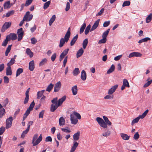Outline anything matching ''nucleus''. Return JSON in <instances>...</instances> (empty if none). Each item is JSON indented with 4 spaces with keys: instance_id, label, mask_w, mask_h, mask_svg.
<instances>
[{
    "instance_id": "9",
    "label": "nucleus",
    "mask_w": 152,
    "mask_h": 152,
    "mask_svg": "<svg viewBox=\"0 0 152 152\" xmlns=\"http://www.w3.org/2000/svg\"><path fill=\"white\" fill-rule=\"evenodd\" d=\"M30 89V88H28L26 91L25 93L26 97L24 99L23 103L24 104H26L28 102L29 99V92Z\"/></svg>"
},
{
    "instance_id": "46",
    "label": "nucleus",
    "mask_w": 152,
    "mask_h": 152,
    "mask_svg": "<svg viewBox=\"0 0 152 152\" xmlns=\"http://www.w3.org/2000/svg\"><path fill=\"white\" fill-rule=\"evenodd\" d=\"M29 129H28V128H27L25 130L23 131L21 136V137L22 138H23L25 136V135L29 131Z\"/></svg>"
},
{
    "instance_id": "51",
    "label": "nucleus",
    "mask_w": 152,
    "mask_h": 152,
    "mask_svg": "<svg viewBox=\"0 0 152 152\" xmlns=\"http://www.w3.org/2000/svg\"><path fill=\"white\" fill-rule=\"evenodd\" d=\"M130 2L129 1H126L124 2L122 4V6L124 7L126 6H128L130 5Z\"/></svg>"
},
{
    "instance_id": "13",
    "label": "nucleus",
    "mask_w": 152,
    "mask_h": 152,
    "mask_svg": "<svg viewBox=\"0 0 152 152\" xmlns=\"http://www.w3.org/2000/svg\"><path fill=\"white\" fill-rule=\"evenodd\" d=\"M70 120L71 123L74 124H77L78 121L77 118H75L74 117L73 114L70 115Z\"/></svg>"
},
{
    "instance_id": "50",
    "label": "nucleus",
    "mask_w": 152,
    "mask_h": 152,
    "mask_svg": "<svg viewBox=\"0 0 152 152\" xmlns=\"http://www.w3.org/2000/svg\"><path fill=\"white\" fill-rule=\"evenodd\" d=\"M107 40V38L102 37V39L99 40L98 42V43H104L106 42Z\"/></svg>"
},
{
    "instance_id": "8",
    "label": "nucleus",
    "mask_w": 152,
    "mask_h": 152,
    "mask_svg": "<svg viewBox=\"0 0 152 152\" xmlns=\"http://www.w3.org/2000/svg\"><path fill=\"white\" fill-rule=\"evenodd\" d=\"M6 37L10 41L11 40H15L17 39V34L14 33H11L9 35H7Z\"/></svg>"
},
{
    "instance_id": "25",
    "label": "nucleus",
    "mask_w": 152,
    "mask_h": 152,
    "mask_svg": "<svg viewBox=\"0 0 152 152\" xmlns=\"http://www.w3.org/2000/svg\"><path fill=\"white\" fill-rule=\"evenodd\" d=\"M78 37V35L76 34L75 37H74L70 42L71 46L73 45L75 43L76 41L77 40Z\"/></svg>"
},
{
    "instance_id": "6",
    "label": "nucleus",
    "mask_w": 152,
    "mask_h": 152,
    "mask_svg": "<svg viewBox=\"0 0 152 152\" xmlns=\"http://www.w3.org/2000/svg\"><path fill=\"white\" fill-rule=\"evenodd\" d=\"M11 23L10 22H5L2 27L1 31H4L11 26Z\"/></svg>"
},
{
    "instance_id": "58",
    "label": "nucleus",
    "mask_w": 152,
    "mask_h": 152,
    "mask_svg": "<svg viewBox=\"0 0 152 152\" xmlns=\"http://www.w3.org/2000/svg\"><path fill=\"white\" fill-rule=\"evenodd\" d=\"M44 112H45V110H42L41 112H40L39 113V118H43Z\"/></svg>"
},
{
    "instance_id": "61",
    "label": "nucleus",
    "mask_w": 152,
    "mask_h": 152,
    "mask_svg": "<svg viewBox=\"0 0 152 152\" xmlns=\"http://www.w3.org/2000/svg\"><path fill=\"white\" fill-rule=\"evenodd\" d=\"M5 131V128L4 126L0 128V135L2 134Z\"/></svg>"
},
{
    "instance_id": "30",
    "label": "nucleus",
    "mask_w": 152,
    "mask_h": 152,
    "mask_svg": "<svg viewBox=\"0 0 152 152\" xmlns=\"http://www.w3.org/2000/svg\"><path fill=\"white\" fill-rule=\"evenodd\" d=\"M23 72V69L22 68H19L16 71V77L19 76L21 73Z\"/></svg>"
},
{
    "instance_id": "47",
    "label": "nucleus",
    "mask_w": 152,
    "mask_h": 152,
    "mask_svg": "<svg viewBox=\"0 0 152 152\" xmlns=\"http://www.w3.org/2000/svg\"><path fill=\"white\" fill-rule=\"evenodd\" d=\"M69 50V48L66 49L63 51V52L60 55H62V56L64 57V56L67 54Z\"/></svg>"
},
{
    "instance_id": "35",
    "label": "nucleus",
    "mask_w": 152,
    "mask_h": 152,
    "mask_svg": "<svg viewBox=\"0 0 152 152\" xmlns=\"http://www.w3.org/2000/svg\"><path fill=\"white\" fill-rule=\"evenodd\" d=\"M15 60L12 58L11 59L10 61L7 64V66L8 67H11V66L13 65L15 62Z\"/></svg>"
},
{
    "instance_id": "54",
    "label": "nucleus",
    "mask_w": 152,
    "mask_h": 152,
    "mask_svg": "<svg viewBox=\"0 0 152 152\" xmlns=\"http://www.w3.org/2000/svg\"><path fill=\"white\" fill-rule=\"evenodd\" d=\"M35 105V103L34 101H32L30 104L29 107L28 108L30 110H32Z\"/></svg>"
},
{
    "instance_id": "57",
    "label": "nucleus",
    "mask_w": 152,
    "mask_h": 152,
    "mask_svg": "<svg viewBox=\"0 0 152 152\" xmlns=\"http://www.w3.org/2000/svg\"><path fill=\"white\" fill-rule=\"evenodd\" d=\"M33 0H26V1L25 6L27 7L30 5L32 1Z\"/></svg>"
},
{
    "instance_id": "19",
    "label": "nucleus",
    "mask_w": 152,
    "mask_h": 152,
    "mask_svg": "<svg viewBox=\"0 0 152 152\" xmlns=\"http://www.w3.org/2000/svg\"><path fill=\"white\" fill-rule=\"evenodd\" d=\"M12 71L11 67L7 66L6 69V75L7 76L11 75Z\"/></svg>"
},
{
    "instance_id": "23",
    "label": "nucleus",
    "mask_w": 152,
    "mask_h": 152,
    "mask_svg": "<svg viewBox=\"0 0 152 152\" xmlns=\"http://www.w3.org/2000/svg\"><path fill=\"white\" fill-rule=\"evenodd\" d=\"M71 90L73 95H75L77 94V86L76 85L72 87Z\"/></svg>"
},
{
    "instance_id": "64",
    "label": "nucleus",
    "mask_w": 152,
    "mask_h": 152,
    "mask_svg": "<svg viewBox=\"0 0 152 152\" xmlns=\"http://www.w3.org/2000/svg\"><path fill=\"white\" fill-rule=\"evenodd\" d=\"M70 8V4L69 2H67L66 4V6L65 8V10L67 11L69 10Z\"/></svg>"
},
{
    "instance_id": "20",
    "label": "nucleus",
    "mask_w": 152,
    "mask_h": 152,
    "mask_svg": "<svg viewBox=\"0 0 152 152\" xmlns=\"http://www.w3.org/2000/svg\"><path fill=\"white\" fill-rule=\"evenodd\" d=\"M147 81L143 86L144 88H146L152 82V80L151 79L150 77H148L146 80Z\"/></svg>"
},
{
    "instance_id": "4",
    "label": "nucleus",
    "mask_w": 152,
    "mask_h": 152,
    "mask_svg": "<svg viewBox=\"0 0 152 152\" xmlns=\"http://www.w3.org/2000/svg\"><path fill=\"white\" fill-rule=\"evenodd\" d=\"M13 121L12 117L11 116L10 117L7 118L6 121V125L5 128L7 129L10 128L12 126V121Z\"/></svg>"
},
{
    "instance_id": "16",
    "label": "nucleus",
    "mask_w": 152,
    "mask_h": 152,
    "mask_svg": "<svg viewBox=\"0 0 152 152\" xmlns=\"http://www.w3.org/2000/svg\"><path fill=\"white\" fill-rule=\"evenodd\" d=\"M87 75L85 71L83 70L81 72V78L83 80H86V78Z\"/></svg>"
},
{
    "instance_id": "5",
    "label": "nucleus",
    "mask_w": 152,
    "mask_h": 152,
    "mask_svg": "<svg viewBox=\"0 0 152 152\" xmlns=\"http://www.w3.org/2000/svg\"><path fill=\"white\" fill-rule=\"evenodd\" d=\"M18 35V41H20L23 38V36L24 34V32L23 28H20L18 29L17 32Z\"/></svg>"
},
{
    "instance_id": "55",
    "label": "nucleus",
    "mask_w": 152,
    "mask_h": 152,
    "mask_svg": "<svg viewBox=\"0 0 152 152\" xmlns=\"http://www.w3.org/2000/svg\"><path fill=\"white\" fill-rule=\"evenodd\" d=\"M110 94H109L106 96L104 97V99H112L113 98V95H110Z\"/></svg>"
},
{
    "instance_id": "14",
    "label": "nucleus",
    "mask_w": 152,
    "mask_h": 152,
    "mask_svg": "<svg viewBox=\"0 0 152 152\" xmlns=\"http://www.w3.org/2000/svg\"><path fill=\"white\" fill-rule=\"evenodd\" d=\"M34 60H32L29 63V69L30 71H32L34 70Z\"/></svg>"
},
{
    "instance_id": "38",
    "label": "nucleus",
    "mask_w": 152,
    "mask_h": 152,
    "mask_svg": "<svg viewBox=\"0 0 152 152\" xmlns=\"http://www.w3.org/2000/svg\"><path fill=\"white\" fill-rule=\"evenodd\" d=\"M54 85L51 83L49 85L46 89V91L50 92L53 88Z\"/></svg>"
},
{
    "instance_id": "52",
    "label": "nucleus",
    "mask_w": 152,
    "mask_h": 152,
    "mask_svg": "<svg viewBox=\"0 0 152 152\" xmlns=\"http://www.w3.org/2000/svg\"><path fill=\"white\" fill-rule=\"evenodd\" d=\"M110 132L108 131L107 132H104L102 134V136L105 137H107L110 135Z\"/></svg>"
},
{
    "instance_id": "10",
    "label": "nucleus",
    "mask_w": 152,
    "mask_h": 152,
    "mask_svg": "<svg viewBox=\"0 0 152 152\" xmlns=\"http://www.w3.org/2000/svg\"><path fill=\"white\" fill-rule=\"evenodd\" d=\"M118 86V85L113 86L108 91V94H112L115 92Z\"/></svg>"
},
{
    "instance_id": "2",
    "label": "nucleus",
    "mask_w": 152,
    "mask_h": 152,
    "mask_svg": "<svg viewBox=\"0 0 152 152\" xmlns=\"http://www.w3.org/2000/svg\"><path fill=\"white\" fill-rule=\"evenodd\" d=\"M70 36V28H68V30L66 33L64 38H61L60 40L59 47L61 48L62 47L65 42H67L68 41Z\"/></svg>"
},
{
    "instance_id": "24",
    "label": "nucleus",
    "mask_w": 152,
    "mask_h": 152,
    "mask_svg": "<svg viewBox=\"0 0 152 152\" xmlns=\"http://www.w3.org/2000/svg\"><path fill=\"white\" fill-rule=\"evenodd\" d=\"M26 53L30 58L32 57L33 56V53L31 50L29 48H27L26 49Z\"/></svg>"
},
{
    "instance_id": "21",
    "label": "nucleus",
    "mask_w": 152,
    "mask_h": 152,
    "mask_svg": "<svg viewBox=\"0 0 152 152\" xmlns=\"http://www.w3.org/2000/svg\"><path fill=\"white\" fill-rule=\"evenodd\" d=\"M59 106L57 104H51L50 106V111L53 112L58 108Z\"/></svg>"
},
{
    "instance_id": "34",
    "label": "nucleus",
    "mask_w": 152,
    "mask_h": 152,
    "mask_svg": "<svg viewBox=\"0 0 152 152\" xmlns=\"http://www.w3.org/2000/svg\"><path fill=\"white\" fill-rule=\"evenodd\" d=\"M88 44V39L87 38L85 39L83 42V49H85Z\"/></svg>"
},
{
    "instance_id": "42",
    "label": "nucleus",
    "mask_w": 152,
    "mask_h": 152,
    "mask_svg": "<svg viewBox=\"0 0 152 152\" xmlns=\"http://www.w3.org/2000/svg\"><path fill=\"white\" fill-rule=\"evenodd\" d=\"M9 41H10V40H9L8 38H7V37H6V39L2 43L1 45L4 47H6L7 46V44H8Z\"/></svg>"
},
{
    "instance_id": "63",
    "label": "nucleus",
    "mask_w": 152,
    "mask_h": 152,
    "mask_svg": "<svg viewBox=\"0 0 152 152\" xmlns=\"http://www.w3.org/2000/svg\"><path fill=\"white\" fill-rule=\"evenodd\" d=\"M139 137V135L138 132H137L134 135V138L135 140H137Z\"/></svg>"
},
{
    "instance_id": "56",
    "label": "nucleus",
    "mask_w": 152,
    "mask_h": 152,
    "mask_svg": "<svg viewBox=\"0 0 152 152\" xmlns=\"http://www.w3.org/2000/svg\"><path fill=\"white\" fill-rule=\"evenodd\" d=\"M5 110L4 108L1 109L0 110V118L2 117L4 114Z\"/></svg>"
},
{
    "instance_id": "45",
    "label": "nucleus",
    "mask_w": 152,
    "mask_h": 152,
    "mask_svg": "<svg viewBox=\"0 0 152 152\" xmlns=\"http://www.w3.org/2000/svg\"><path fill=\"white\" fill-rule=\"evenodd\" d=\"M50 3V1H48L44 3L43 6V9L44 10L47 9L49 6Z\"/></svg>"
},
{
    "instance_id": "40",
    "label": "nucleus",
    "mask_w": 152,
    "mask_h": 152,
    "mask_svg": "<svg viewBox=\"0 0 152 152\" xmlns=\"http://www.w3.org/2000/svg\"><path fill=\"white\" fill-rule=\"evenodd\" d=\"M73 145L71 148L75 150L76 148L77 147L78 145V143H77L76 141H73Z\"/></svg>"
},
{
    "instance_id": "37",
    "label": "nucleus",
    "mask_w": 152,
    "mask_h": 152,
    "mask_svg": "<svg viewBox=\"0 0 152 152\" xmlns=\"http://www.w3.org/2000/svg\"><path fill=\"white\" fill-rule=\"evenodd\" d=\"M12 46V45H9L7 48L5 53V55L6 56H7L9 54V53L10 52L11 49V47Z\"/></svg>"
},
{
    "instance_id": "27",
    "label": "nucleus",
    "mask_w": 152,
    "mask_h": 152,
    "mask_svg": "<svg viewBox=\"0 0 152 152\" xmlns=\"http://www.w3.org/2000/svg\"><path fill=\"white\" fill-rule=\"evenodd\" d=\"M120 135L122 138L124 140H128L129 138V136L124 133H121Z\"/></svg>"
},
{
    "instance_id": "36",
    "label": "nucleus",
    "mask_w": 152,
    "mask_h": 152,
    "mask_svg": "<svg viewBox=\"0 0 152 152\" xmlns=\"http://www.w3.org/2000/svg\"><path fill=\"white\" fill-rule=\"evenodd\" d=\"M15 12V11L13 10L9 11L6 14L5 16L6 18H8L10 15H13Z\"/></svg>"
},
{
    "instance_id": "11",
    "label": "nucleus",
    "mask_w": 152,
    "mask_h": 152,
    "mask_svg": "<svg viewBox=\"0 0 152 152\" xmlns=\"http://www.w3.org/2000/svg\"><path fill=\"white\" fill-rule=\"evenodd\" d=\"M61 86V83L60 81H58L55 85V86L54 87V92H58L60 89Z\"/></svg>"
},
{
    "instance_id": "15",
    "label": "nucleus",
    "mask_w": 152,
    "mask_h": 152,
    "mask_svg": "<svg viewBox=\"0 0 152 152\" xmlns=\"http://www.w3.org/2000/svg\"><path fill=\"white\" fill-rule=\"evenodd\" d=\"M80 132L79 131L75 133L73 135V141H76L78 140L80 138Z\"/></svg>"
},
{
    "instance_id": "44",
    "label": "nucleus",
    "mask_w": 152,
    "mask_h": 152,
    "mask_svg": "<svg viewBox=\"0 0 152 152\" xmlns=\"http://www.w3.org/2000/svg\"><path fill=\"white\" fill-rule=\"evenodd\" d=\"M110 31V29L109 28L107 29L106 31H104L102 34V37H104L107 38V37L108 34Z\"/></svg>"
},
{
    "instance_id": "59",
    "label": "nucleus",
    "mask_w": 152,
    "mask_h": 152,
    "mask_svg": "<svg viewBox=\"0 0 152 152\" xmlns=\"http://www.w3.org/2000/svg\"><path fill=\"white\" fill-rule=\"evenodd\" d=\"M31 43L33 44H35L37 42V39L34 37H33L31 38Z\"/></svg>"
},
{
    "instance_id": "7",
    "label": "nucleus",
    "mask_w": 152,
    "mask_h": 152,
    "mask_svg": "<svg viewBox=\"0 0 152 152\" xmlns=\"http://www.w3.org/2000/svg\"><path fill=\"white\" fill-rule=\"evenodd\" d=\"M33 15H30V12L29 11L26 12L25 15L24 16L23 19L25 18V21L27 22L30 21L32 19Z\"/></svg>"
},
{
    "instance_id": "31",
    "label": "nucleus",
    "mask_w": 152,
    "mask_h": 152,
    "mask_svg": "<svg viewBox=\"0 0 152 152\" xmlns=\"http://www.w3.org/2000/svg\"><path fill=\"white\" fill-rule=\"evenodd\" d=\"M115 68L114 65L113 64L111 65L110 68L107 70V73L109 74L113 72Z\"/></svg>"
},
{
    "instance_id": "43",
    "label": "nucleus",
    "mask_w": 152,
    "mask_h": 152,
    "mask_svg": "<svg viewBox=\"0 0 152 152\" xmlns=\"http://www.w3.org/2000/svg\"><path fill=\"white\" fill-rule=\"evenodd\" d=\"M123 85L126 86V87L129 88L130 86L129 82L126 79H124L123 80Z\"/></svg>"
},
{
    "instance_id": "22",
    "label": "nucleus",
    "mask_w": 152,
    "mask_h": 152,
    "mask_svg": "<svg viewBox=\"0 0 152 152\" xmlns=\"http://www.w3.org/2000/svg\"><path fill=\"white\" fill-rule=\"evenodd\" d=\"M65 123V120L64 118L63 117H61L59 120V124L60 126H63L64 125Z\"/></svg>"
},
{
    "instance_id": "17",
    "label": "nucleus",
    "mask_w": 152,
    "mask_h": 152,
    "mask_svg": "<svg viewBox=\"0 0 152 152\" xmlns=\"http://www.w3.org/2000/svg\"><path fill=\"white\" fill-rule=\"evenodd\" d=\"M84 50L82 48H80L77 52L76 54L77 58H78L80 57L83 54Z\"/></svg>"
},
{
    "instance_id": "62",
    "label": "nucleus",
    "mask_w": 152,
    "mask_h": 152,
    "mask_svg": "<svg viewBox=\"0 0 152 152\" xmlns=\"http://www.w3.org/2000/svg\"><path fill=\"white\" fill-rule=\"evenodd\" d=\"M4 83H8L9 82V79L7 76L4 77Z\"/></svg>"
},
{
    "instance_id": "1",
    "label": "nucleus",
    "mask_w": 152,
    "mask_h": 152,
    "mask_svg": "<svg viewBox=\"0 0 152 152\" xmlns=\"http://www.w3.org/2000/svg\"><path fill=\"white\" fill-rule=\"evenodd\" d=\"M103 118L105 122L102 118L100 117H97L96 118V120L101 126L104 128H106L107 127V125L109 126L111 125V122L109 120L107 117L104 116H103Z\"/></svg>"
},
{
    "instance_id": "39",
    "label": "nucleus",
    "mask_w": 152,
    "mask_h": 152,
    "mask_svg": "<svg viewBox=\"0 0 152 152\" xmlns=\"http://www.w3.org/2000/svg\"><path fill=\"white\" fill-rule=\"evenodd\" d=\"M47 59L44 58L42 59L39 64V66H41L45 64L47 61Z\"/></svg>"
},
{
    "instance_id": "41",
    "label": "nucleus",
    "mask_w": 152,
    "mask_h": 152,
    "mask_svg": "<svg viewBox=\"0 0 152 152\" xmlns=\"http://www.w3.org/2000/svg\"><path fill=\"white\" fill-rule=\"evenodd\" d=\"M141 118L140 117V116H139L138 117H137V118H136L135 119H134L132 121V123H131V125H133L135 123H137L138 122L139 120V119Z\"/></svg>"
},
{
    "instance_id": "48",
    "label": "nucleus",
    "mask_w": 152,
    "mask_h": 152,
    "mask_svg": "<svg viewBox=\"0 0 152 152\" xmlns=\"http://www.w3.org/2000/svg\"><path fill=\"white\" fill-rule=\"evenodd\" d=\"M148 109L146 110L142 115H139L141 118L142 119L144 118L146 116L147 114L148 113Z\"/></svg>"
},
{
    "instance_id": "12",
    "label": "nucleus",
    "mask_w": 152,
    "mask_h": 152,
    "mask_svg": "<svg viewBox=\"0 0 152 152\" xmlns=\"http://www.w3.org/2000/svg\"><path fill=\"white\" fill-rule=\"evenodd\" d=\"M99 20L100 19H98L95 22L90 30V31H93L96 29L98 26Z\"/></svg>"
},
{
    "instance_id": "53",
    "label": "nucleus",
    "mask_w": 152,
    "mask_h": 152,
    "mask_svg": "<svg viewBox=\"0 0 152 152\" xmlns=\"http://www.w3.org/2000/svg\"><path fill=\"white\" fill-rule=\"evenodd\" d=\"M57 97L54 98L51 100V102L53 103L52 104H58Z\"/></svg>"
},
{
    "instance_id": "32",
    "label": "nucleus",
    "mask_w": 152,
    "mask_h": 152,
    "mask_svg": "<svg viewBox=\"0 0 152 152\" xmlns=\"http://www.w3.org/2000/svg\"><path fill=\"white\" fill-rule=\"evenodd\" d=\"M91 28V26L90 24L88 25L87 27L86 28L85 31V35H86L88 34V33H89V31H90Z\"/></svg>"
},
{
    "instance_id": "60",
    "label": "nucleus",
    "mask_w": 152,
    "mask_h": 152,
    "mask_svg": "<svg viewBox=\"0 0 152 152\" xmlns=\"http://www.w3.org/2000/svg\"><path fill=\"white\" fill-rule=\"evenodd\" d=\"M110 21H106L104 22L103 24V26L104 27H107L110 24Z\"/></svg>"
},
{
    "instance_id": "33",
    "label": "nucleus",
    "mask_w": 152,
    "mask_h": 152,
    "mask_svg": "<svg viewBox=\"0 0 152 152\" xmlns=\"http://www.w3.org/2000/svg\"><path fill=\"white\" fill-rule=\"evenodd\" d=\"M152 18V14L150 13L146 18V22L147 23H149L151 20Z\"/></svg>"
},
{
    "instance_id": "26",
    "label": "nucleus",
    "mask_w": 152,
    "mask_h": 152,
    "mask_svg": "<svg viewBox=\"0 0 152 152\" xmlns=\"http://www.w3.org/2000/svg\"><path fill=\"white\" fill-rule=\"evenodd\" d=\"M10 1H8L5 2L4 4V9H8L10 8Z\"/></svg>"
},
{
    "instance_id": "49",
    "label": "nucleus",
    "mask_w": 152,
    "mask_h": 152,
    "mask_svg": "<svg viewBox=\"0 0 152 152\" xmlns=\"http://www.w3.org/2000/svg\"><path fill=\"white\" fill-rule=\"evenodd\" d=\"M73 115H74V116L75 115V116H76L77 117V119H81V116L80 114H79V113H77L75 111L73 112Z\"/></svg>"
},
{
    "instance_id": "29",
    "label": "nucleus",
    "mask_w": 152,
    "mask_h": 152,
    "mask_svg": "<svg viewBox=\"0 0 152 152\" xmlns=\"http://www.w3.org/2000/svg\"><path fill=\"white\" fill-rule=\"evenodd\" d=\"M80 73V71L78 68H75L73 70L72 73L74 76H77Z\"/></svg>"
},
{
    "instance_id": "3",
    "label": "nucleus",
    "mask_w": 152,
    "mask_h": 152,
    "mask_svg": "<svg viewBox=\"0 0 152 152\" xmlns=\"http://www.w3.org/2000/svg\"><path fill=\"white\" fill-rule=\"evenodd\" d=\"M38 137V134H36L34 135L32 142V143L33 144V146L37 145L42 140V134H41L39 137L37 138Z\"/></svg>"
},
{
    "instance_id": "28",
    "label": "nucleus",
    "mask_w": 152,
    "mask_h": 152,
    "mask_svg": "<svg viewBox=\"0 0 152 152\" xmlns=\"http://www.w3.org/2000/svg\"><path fill=\"white\" fill-rule=\"evenodd\" d=\"M86 24L85 22H84L80 28L79 32L80 34H81L83 32L84 30L86 28Z\"/></svg>"
},
{
    "instance_id": "18",
    "label": "nucleus",
    "mask_w": 152,
    "mask_h": 152,
    "mask_svg": "<svg viewBox=\"0 0 152 152\" xmlns=\"http://www.w3.org/2000/svg\"><path fill=\"white\" fill-rule=\"evenodd\" d=\"M66 99V96H63L61 98L58 99V101L57 105L58 106H60L63 102Z\"/></svg>"
}]
</instances>
